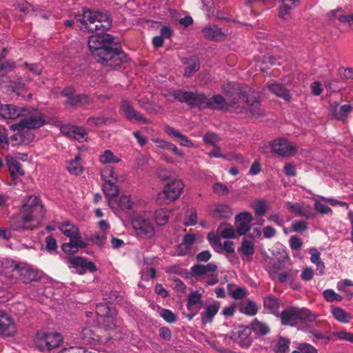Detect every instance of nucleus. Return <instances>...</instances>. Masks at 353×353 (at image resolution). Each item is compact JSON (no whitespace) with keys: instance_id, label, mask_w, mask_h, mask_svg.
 <instances>
[{"instance_id":"32","label":"nucleus","mask_w":353,"mask_h":353,"mask_svg":"<svg viewBox=\"0 0 353 353\" xmlns=\"http://www.w3.org/2000/svg\"><path fill=\"white\" fill-rule=\"evenodd\" d=\"M250 327L258 336H264L270 333V328L265 323L255 319L250 324Z\"/></svg>"},{"instance_id":"6","label":"nucleus","mask_w":353,"mask_h":353,"mask_svg":"<svg viewBox=\"0 0 353 353\" xmlns=\"http://www.w3.org/2000/svg\"><path fill=\"white\" fill-rule=\"evenodd\" d=\"M10 268L12 272L18 275V278L24 283L38 281L43 276L42 272L34 269L31 265L25 263L12 261Z\"/></svg>"},{"instance_id":"46","label":"nucleus","mask_w":353,"mask_h":353,"mask_svg":"<svg viewBox=\"0 0 353 353\" xmlns=\"http://www.w3.org/2000/svg\"><path fill=\"white\" fill-rule=\"evenodd\" d=\"M334 317L341 323H348L350 319V314L341 307H335L332 310Z\"/></svg>"},{"instance_id":"19","label":"nucleus","mask_w":353,"mask_h":353,"mask_svg":"<svg viewBox=\"0 0 353 353\" xmlns=\"http://www.w3.org/2000/svg\"><path fill=\"white\" fill-rule=\"evenodd\" d=\"M36 226L37 225H33L31 222H14L10 228H0V238L8 240L12 236V230L22 232L33 230Z\"/></svg>"},{"instance_id":"16","label":"nucleus","mask_w":353,"mask_h":353,"mask_svg":"<svg viewBox=\"0 0 353 353\" xmlns=\"http://www.w3.org/2000/svg\"><path fill=\"white\" fill-rule=\"evenodd\" d=\"M121 108L125 117L130 121H137L142 123L149 124L151 122L141 112L134 109L132 105L127 100L121 101Z\"/></svg>"},{"instance_id":"49","label":"nucleus","mask_w":353,"mask_h":353,"mask_svg":"<svg viewBox=\"0 0 353 353\" xmlns=\"http://www.w3.org/2000/svg\"><path fill=\"white\" fill-rule=\"evenodd\" d=\"M217 232H219V236L225 239H234L235 238L236 231L234 228L232 226L226 227L221 229V226L218 228Z\"/></svg>"},{"instance_id":"35","label":"nucleus","mask_w":353,"mask_h":353,"mask_svg":"<svg viewBox=\"0 0 353 353\" xmlns=\"http://www.w3.org/2000/svg\"><path fill=\"white\" fill-rule=\"evenodd\" d=\"M238 251L246 256L248 261H251L254 253V243L248 240H243Z\"/></svg>"},{"instance_id":"41","label":"nucleus","mask_w":353,"mask_h":353,"mask_svg":"<svg viewBox=\"0 0 353 353\" xmlns=\"http://www.w3.org/2000/svg\"><path fill=\"white\" fill-rule=\"evenodd\" d=\"M106 239L107 234L106 232L103 231L94 232L91 234L89 237V241L92 243L95 244L100 248H102L105 245Z\"/></svg>"},{"instance_id":"63","label":"nucleus","mask_w":353,"mask_h":353,"mask_svg":"<svg viewBox=\"0 0 353 353\" xmlns=\"http://www.w3.org/2000/svg\"><path fill=\"white\" fill-rule=\"evenodd\" d=\"M19 132L23 136V144H28L34 139V135L28 129L21 128Z\"/></svg>"},{"instance_id":"40","label":"nucleus","mask_w":353,"mask_h":353,"mask_svg":"<svg viewBox=\"0 0 353 353\" xmlns=\"http://www.w3.org/2000/svg\"><path fill=\"white\" fill-rule=\"evenodd\" d=\"M61 231L67 236H73L79 234V228L72 222H63L59 226Z\"/></svg>"},{"instance_id":"9","label":"nucleus","mask_w":353,"mask_h":353,"mask_svg":"<svg viewBox=\"0 0 353 353\" xmlns=\"http://www.w3.org/2000/svg\"><path fill=\"white\" fill-rule=\"evenodd\" d=\"M311 312L305 308L289 307L283 310L280 317L282 325H293L299 321L310 319Z\"/></svg>"},{"instance_id":"14","label":"nucleus","mask_w":353,"mask_h":353,"mask_svg":"<svg viewBox=\"0 0 353 353\" xmlns=\"http://www.w3.org/2000/svg\"><path fill=\"white\" fill-rule=\"evenodd\" d=\"M69 262L75 269L76 272L79 274H83L88 272H94L97 270L96 265L93 262L83 257H70L69 258Z\"/></svg>"},{"instance_id":"53","label":"nucleus","mask_w":353,"mask_h":353,"mask_svg":"<svg viewBox=\"0 0 353 353\" xmlns=\"http://www.w3.org/2000/svg\"><path fill=\"white\" fill-rule=\"evenodd\" d=\"M160 316L168 323H174L176 321V316L169 309L163 308L161 310Z\"/></svg>"},{"instance_id":"36","label":"nucleus","mask_w":353,"mask_h":353,"mask_svg":"<svg viewBox=\"0 0 353 353\" xmlns=\"http://www.w3.org/2000/svg\"><path fill=\"white\" fill-rule=\"evenodd\" d=\"M255 213L259 216H263L270 210L269 202L265 199H259L252 203Z\"/></svg>"},{"instance_id":"33","label":"nucleus","mask_w":353,"mask_h":353,"mask_svg":"<svg viewBox=\"0 0 353 353\" xmlns=\"http://www.w3.org/2000/svg\"><path fill=\"white\" fill-rule=\"evenodd\" d=\"M279 299L273 295H268L263 298L264 308L270 313H276L279 308Z\"/></svg>"},{"instance_id":"10","label":"nucleus","mask_w":353,"mask_h":353,"mask_svg":"<svg viewBox=\"0 0 353 353\" xmlns=\"http://www.w3.org/2000/svg\"><path fill=\"white\" fill-rule=\"evenodd\" d=\"M21 117L23 119L18 123L19 126L21 128L33 130L39 128L46 123L43 116L37 110L31 114L24 112V116H21Z\"/></svg>"},{"instance_id":"34","label":"nucleus","mask_w":353,"mask_h":353,"mask_svg":"<svg viewBox=\"0 0 353 353\" xmlns=\"http://www.w3.org/2000/svg\"><path fill=\"white\" fill-rule=\"evenodd\" d=\"M6 165L12 176H14L16 173L19 175H24L25 172L21 164L12 157H6Z\"/></svg>"},{"instance_id":"23","label":"nucleus","mask_w":353,"mask_h":353,"mask_svg":"<svg viewBox=\"0 0 353 353\" xmlns=\"http://www.w3.org/2000/svg\"><path fill=\"white\" fill-rule=\"evenodd\" d=\"M137 234L141 238H150L154 234L150 222H130Z\"/></svg>"},{"instance_id":"31","label":"nucleus","mask_w":353,"mask_h":353,"mask_svg":"<svg viewBox=\"0 0 353 353\" xmlns=\"http://www.w3.org/2000/svg\"><path fill=\"white\" fill-rule=\"evenodd\" d=\"M195 241V236L192 234H186L184 235L183 239V243L179 245L177 252L178 255L185 256L188 254V252L190 250L192 245Z\"/></svg>"},{"instance_id":"24","label":"nucleus","mask_w":353,"mask_h":353,"mask_svg":"<svg viewBox=\"0 0 353 353\" xmlns=\"http://www.w3.org/2000/svg\"><path fill=\"white\" fill-rule=\"evenodd\" d=\"M268 90L277 97L283 99L287 102H290L292 99V95L290 93V90L286 88L283 85L273 83L268 85Z\"/></svg>"},{"instance_id":"3","label":"nucleus","mask_w":353,"mask_h":353,"mask_svg":"<svg viewBox=\"0 0 353 353\" xmlns=\"http://www.w3.org/2000/svg\"><path fill=\"white\" fill-rule=\"evenodd\" d=\"M75 20L81 23L85 29L88 32L101 31L102 32L109 30L112 26V20L107 13L83 9L81 14L75 15Z\"/></svg>"},{"instance_id":"1","label":"nucleus","mask_w":353,"mask_h":353,"mask_svg":"<svg viewBox=\"0 0 353 353\" xmlns=\"http://www.w3.org/2000/svg\"><path fill=\"white\" fill-rule=\"evenodd\" d=\"M114 38L110 34L97 33L88 37V44L95 60L110 70L125 68L129 61L126 53L114 43Z\"/></svg>"},{"instance_id":"28","label":"nucleus","mask_w":353,"mask_h":353,"mask_svg":"<svg viewBox=\"0 0 353 353\" xmlns=\"http://www.w3.org/2000/svg\"><path fill=\"white\" fill-rule=\"evenodd\" d=\"M105 183L102 186L104 194L110 199H116L117 195L119 193V188L115 185L117 182V179H105Z\"/></svg>"},{"instance_id":"51","label":"nucleus","mask_w":353,"mask_h":353,"mask_svg":"<svg viewBox=\"0 0 353 353\" xmlns=\"http://www.w3.org/2000/svg\"><path fill=\"white\" fill-rule=\"evenodd\" d=\"M0 148L8 150L9 149V139L6 128L0 125Z\"/></svg>"},{"instance_id":"54","label":"nucleus","mask_w":353,"mask_h":353,"mask_svg":"<svg viewBox=\"0 0 353 353\" xmlns=\"http://www.w3.org/2000/svg\"><path fill=\"white\" fill-rule=\"evenodd\" d=\"M323 296L328 302L341 301L343 299V297L340 294L336 293L331 289L324 290Z\"/></svg>"},{"instance_id":"57","label":"nucleus","mask_w":353,"mask_h":353,"mask_svg":"<svg viewBox=\"0 0 353 353\" xmlns=\"http://www.w3.org/2000/svg\"><path fill=\"white\" fill-rule=\"evenodd\" d=\"M243 312L249 316H254L258 312V307L255 302L252 301H248L245 308Z\"/></svg>"},{"instance_id":"58","label":"nucleus","mask_w":353,"mask_h":353,"mask_svg":"<svg viewBox=\"0 0 353 353\" xmlns=\"http://www.w3.org/2000/svg\"><path fill=\"white\" fill-rule=\"evenodd\" d=\"M10 87L12 90L17 92V94H19L20 92L26 89V85L21 79H18L17 81L12 82Z\"/></svg>"},{"instance_id":"25","label":"nucleus","mask_w":353,"mask_h":353,"mask_svg":"<svg viewBox=\"0 0 353 353\" xmlns=\"http://www.w3.org/2000/svg\"><path fill=\"white\" fill-rule=\"evenodd\" d=\"M108 205L114 210L119 208H121V210H129L132 205V202L131 201L130 196L123 195L119 198V199H110L108 200Z\"/></svg>"},{"instance_id":"20","label":"nucleus","mask_w":353,"mask_h":353,"mask_svg":"<svg viewBox=\"0 0 353 353\" xmlns=\"http://www.w3.org/2000/svg\"><path fill=\"white\" fill-rule=\"evenodd\" d=\"M60 130L67 137L79 141L84 139L88 134L85 128L77 125H65L61 127Z\"/></svg>"},{"instance_id":"18","label":"nucleus","mask_w":353,"mask_h":353,"mask_svg":"<svg viewBox=\"0 0 353 353\" xmlns=\"http://www.w3.org/2000/svg\"><path fill=\"white\" fill-rule=\"evenodd\" d=\"M286 205L288 210L299 216L305 217V219L314 218V212L309 205L288 202Z\"/></svg>"},{"instance_id":"30","label":"nucleus","mask_w":353,"mask_h":353,"mask_svg":"<svg viewBox=\"0 0 353 353\" xmlns=\"http://www.w3.org/2000/svg\"><path fill=\"white\" fill-rule=\"evenodd\" d=\"M93 101V99L90 96L81 94H77L74 97H70V99L66 101V104L71 106H84L92 103Z\"/></svg>"},{"instance_id":"4","label":"nucleus","mask_w":353,"mask_h":353,"mask_svg":"<svg viewBox=\"0 0 353 353\" xmlns=\"http://www.w3.org/2000/svg\"><path fill=\"white\" fill-rule=\"evenodd\" d=\"M174 98L181 103H186L190 108L200 110L207 109L209 106V98L203 93L176 90L173 92Z\"/></svg>"},{"instance_id":"62","label":"nucleus","mask_w":353,"mask_h":353,"mask_svg":"<svg viewBox=\"0 0 353 353\" xmlns=\"http://www.w3.org/2000/svg\"><path fill=\"white\" fill-rule=\"evenodd\" d=\"M59 353H92L84 347H70L62 349Z\"/></svg>"},{"instance_id":"26","label":"nucleus","mask_w":353,"mask_h":353,"mask_svg":"<svg viewBox=\"0 0 353 353\" xmlns=\"http://www.w3.org/2000/svg\"><path fill=\"white\" fill-rule=\"evenodd\" d=\"M211 214L214 219H229L232 217L233 212L232 208L227 205H217L214 210L211 211Z\"/></svg>"},{"instance_id":"43","label":"nucleus","mask_w":353,"mask_h":353,"mask_svg":"<svg viewBox=\"0 0 353 353\" xmlns=\"http://www.w3.org/2000/svg\"><path fill=\"white\" fill-rule=\"evenodd\" d=\"M201 294L199 292H192L188 296L187 308L189 311H192L195 307V305L201 303Z\"/></svg>"},{"instance_id":"13","label":"nucleus","mask_w":353,"mask_h":353,"mask_svg":"<svg viewBox=\"0 0 353 353\" xmlns=\"http://www.w3.org/2000/svg\"><path fill=\"white\" fill-rule=\"evenodd\" d=\"M208 240L214 249L217 253H222L225 251L227 254H233L235 251L234 244L231 241H225L222 244L221 238L217 234L210 232L208 234Z\"/></svg>"},{"instance_id":"48","label":"nucleus","mask_w":353,"mask_h":353,"mask_svg":"<svg viewBox=\"0 0 353 353\" xmlns=\"http://www.w3.org/2000/svg\"><path fill=\"white\" fill-rule=\"evenodd\" d=\"M99 160L103 163H118L120 161V159L114 156L110 150H105L103 154L100 156Z\"/></svg>"},{"instance_id":"17","label":"nucleus","mask_w":353,"mask_h":353,"mask_svg":"<svg viewBox=\"0 0 353 353\" xmlns=\"http://www.w3.org/2000/svg\"><path fill=\"white\" fill-rule=\"evenodd\" d=\"M16 332V326L11 317L0 310V336H12Z\"/></svg>"},{"instance_id":"27","label":"nucleus","mask_w":353,"mask_h":353,"mask_svg":"<svg viewBox=\"0 0 353 353\" xmlns=\"http://www.w3.org/2000/svg\"><path fill=\"white\" fill-rule=\"evenodd\" d=\"M209 103L208 109L223 110L229 108L228 101L221 94L209 98Z\"/></svg>"},{"instance_id":"7","label":"nucleus","mask_w":353,"mask_h":353,"mask_svg":"<svg viewBox=\"0 0 353 353\" xmlns=\"http://www.w3.org/2000/svg\"><path fill=\"white\" fill-rule=\"evenodd\" d=\"M97 321L105 330H112L117 327L116 310L108 303H99L96 305Z\"/></svg>"},{"instance_id":"15","label":"nucleus","mask_w":353,"mask_h":353,"mask_svg":"<svg viewBox=\"0 0 353 353\" xmlns=\"http://www.w3.org/2000/svg\"><path fill=\"white\" fill-rule=\"evenodd\" d=\"M274 153L281 157H290L294 154L296 148L285 139H277L271 143Z\"/></svg>"},{"instance_id":"21","label":"nucleus","mask_w":353,"mask_h":353,"mask_svg":"<svg viewBox=\"0 0 353 353\" xmlns=\"http://www.w3.org/2000/svg\"><path fill=\"white\" fill-rule=\"evenodd\" d=\"M27 110L13 104H4L0 105V116L5 119H14L24 116Z\"/></svg>"},{"instance_id":"5","label":"nucleus","mask_w":353,"mask_h":353,"mask_svg":"<svg viewBox=\"0 0 353 353\" xmlns=\"http://www.w3.org/2000/svg\"><path fill=\"white\" fill-rule=\"evenodd\" d=\"M21 212L22 221L39 220L44 216L43 206L36 196H30L25 199Z\"/></svg>"},{"instance_id":"44","label":"nucleus","mask_w":353,"mask_h":353,"mask_svg":"<svg viewBox=\"0 0 353 353\" xmlns=\"http://www.w3.org/2000/svg\"><path fill=\"white\" fill-rule=\"evenodd\" d=\"M311 255L310 260L312 263L316 264L317 270H319L320 274H322L325 268L323 262L321 261L320 257V252L316 248H311L309 251Z\"/></svg>"},{"instance_id":"55","label":"nucleus","mask_w":353,"mask_h":353,"mask_svg":"<svg viewBox=\"0 0 353 353\" xmlns=\"http://www.w3.org/2000/svg\"><path fill=\"white\" fill-rule=\"evenodd\" d=\"M212 190L219 196H224L229 193L228 187L221 183H215L213 185Z\"/></svg>"},{"instance_id":"52","label":"nucleus","mask_w":353,"mask_h":353,"mask_svg":"<svg viewBox=\"0 0 353 353\" xmlns=\"http://www.w3.org/2000/svg\"><path fill=\"white\" fill-rule=\"evenodd\" d=\"M339 10H332L330 14L332 17L338 19L339 21L343 23H348L350 26L353 24V13L347 15L338 14L337 13L339 12Z\"/></svg>"},{"instance_id":"45","label":"nucleus","mask_w":353,"mask_h":353,"mask_svg":"<svg viewBox=\"0 0 353 353\" xmlns=\"http://www.w3.org/2000/svg\"><path fill=\"white\" fill-rule=\"evenodd\" d=\"M290 341L288 339L279 336L278 342L274 347V352L276 353H288L289 352Z\"/></svg>"},{"instance_id":"29","label":"nucleus","mask_w":353,"mask_h":353,"mask_svg":"<svg viewBox=\"0 0 353 353\" xmlns=\"http://www.w3.org/2000/svg\"><path fill=\"white\" fill-rule=\"evenodd\" d=\"M205 38L210 40H218L219 37L225 35L221 29L216 25H210L202 30Z\"/></svg>"},{"instance_id":"8","label":"nucleus","mask_w":353,"mask_h":353,"mask_svg":"<svg viewBox=\"0 0 353 353\" xmlns=\"http://www.w3.org/2000/svg\"><path fill=\"white\" fill-rule=\"evenodd\" d=\"M62 341V336L57 332L48 333L45 331H39L34 337V345L39 350L50 351L58 347Z\"/></svg>"},{"instance_id":"39","label":"nucleus","mask_w":353,"mask_h":353,"mask_svg":"<svg viewBox=\"0 0 353 353\" xmlns=\"http://www.w3.org/2000/svg\"><path fill=\"white\" fill-rule=\"evenodd\" d=\"M80 155H77L73 160L70 161L67 165V170L72 174H80L83 172V166L80 164Z\"/></svg>"},{"instance_id":"2","label":"nucleus","mask_w":353,"mask_h":353,"mask_svg":"<svg viewBox=\"0 0 353 353\" xmlns=\"http://www.w3.org/2000/svg\"><path fill=\"white\" fill-rule=\"evenodd\" d=\"M222 90L228 101L229 108L238 112L249 113L252 117L259 118L264 115L261 109V101L257 94L248 95L239 83L227 82Z\"/></svg>"},{"instance_id":"64","label":"nucleus","mask_w":353,"mask_h":353,"mask_svg":"<svg viewBox=\"0 0 353 353\" xmlns=\"http://www.w3.org/2000/svg\"><path fill=\"white\" fill-rule=\"evenodd\" d=\"M298 350H299L301 353H318L317 350L314 346L306 343H300Z\"/></svg>"},{"instance_id":"61","label":"nucleus","mask_w":353,"mask_h":353,"mask_svg":"<svg viewBox=\"0 0 353 353\" xmlns=\"http://www.w3.org/2000/svg\"><path fill=\"white\" fill-rule=\"evenodd\" d=\"M191 273L195 276H201L206 274L204 265L195 264L191 268Z\"/></svg>"},{"instance_id":"38","label":"nucleus","mask_w":353,"mask_h":353,"mask_svg":"<svg viewBox=\"0 0 353 353\" xmlns=\"http://www.w3.org/2000/svg\"><path fill=\"white\" fill-rule=\"evenodd\" d=\"M219 307L216 304L208 305L205 311L201 313V320L203 323L212 321L213 317L219 312Z\"/></svg>"},{"instance_id":"56","label":"nucleus","mask_w":353,"mask_h":353,"mask_svg":"<svg viewBox=\"0 0 353 353\" xmlns=\"http://www.w3.org/2000/svg\"><path fill=\"white\" fill-rule=\"evenodd\" d=\"M172 212L164 209H159L155 212V221H168L172 218Z\"/></svg>"},{"instance_id":"50","label":"nucleus","mask_w":353,"mask_h":353,"mask_svg":"<svg viewBox=\"0 0 353 353\" xmlns=\"http://www.w3.org/2000/svg\"><path fill=\"white\" fill-rule=\"evenodd\" d=\"M158 176L162 181L170 180L171 181L172 179H176L174 171L165 168H159L158 170Z\"/></svg>"},{"instance_id":"22","label":"nucleus","mask_w":353,"mask_h":353,"mask_svg":"<svg viewBox=\"0 0 353 353\" xmlns=\"http://www.w3.org/2000/svg\"><path fill=\"white\" fill-rule=\"evenodd\" d=\"M353 106L350 104H345L339 106L337 103L330 104V110L332 116L336 120L346 121L349 114L352 111Z\"/></svg>"},{"instance_id":"37","label":"nucleus","mask_w":353,"mask_h":353,"mask_svg":"<svg viewBox=\"0 0 353 353\" xmlns=\"http://www.w3.org/2000/svg\"><path fill=\"white\" fill-rule=\"evenodd\" d=\"M81 338L87 343H92L95 341L99 342L100 341V336L91 327H85L82 330Z\"/></svg>"},{"instance_id":"47","label":"nucleus","mask_w":353,"mask_h":353,"mask_svg":"<svg viewBox=\"0 0 353 353\" xmlns=\"http://www.w3.org/2000/svg\"><path fill=\"white\" fill-rule=\"evenodd\" d=\"M192 63L185 68V76L191 77L200 68V63L197 57L192 56Z\"/></svg>"},{"instance_id":"59","label":"nucleus","mask_w":353,"mask_h":353,"mask_svg":"<svg viewBox=\"0 0 353 353\" xmlns=\"http://www.w3.org/2000/svg\"><path fill=\"white\" fill-rule=\"evenodd\" d=\"M314 209L320 214H325L332 212V209L319 201H316L314 205Z\"/></svg>"},{"instance_id":"11","label":"nucleus","mask_w":353,"mask_h":353,"mask_svg":"<svg viewBox=\"0 0 353 353\" xmlns=\"http://www.w3.org/2000/svg\"><path fill=\"white\" fill-rule=\"evenodd\" d=\"M184 188V184L180 179H172L164 187L163 190L159 194L163 198L172 201L177 199Z\"/></svg>"},{"instance_id":"42","label":"nucleus","mask_w":353,"mask_h":353,"mask_svg":"<svg viewBox=\"0 0 353 353\" xmlns=\"http://www.w3.org/2000/svg\"><path fill=\"white\" fill-rule=\"evenodd\" d=\"M156 143H158V147L160 148L170 150L174 154L181 157H183L184 155L183 152L178 150L177 147L172 143L167 142L161 139H157Z\"/></svg>"},{"instance_id":"60","label":"nucleus","mask_w":353,"mask_h":353,"mask_svg":"<svg viewBox=\"0 0 353 353\" xmlns=\"http://www.w3.org/2000/svg\"><path fill=\"white\" fill-rule=\"evenodd\" d=\"M294 9V6H290L288 3H283L279 8L278 15L280 18L285 19V15L288 14Z\"/></svg>"},{"instance_id":"12","label":"nucleus","mask_w":353,"mask_h":353,"mask_svg":"<svg viewBox=\"0 0 353 353\" xmlns=\"http://www.w3.org/2000/svg\"><path fill=\"white\" fill-rule=\"evenodd\" d=\"M252 330L250 326H241L236 330L232 331L231 339L243 348H248L253 339L251 336Z\"/></svg>"}]
</instances>
